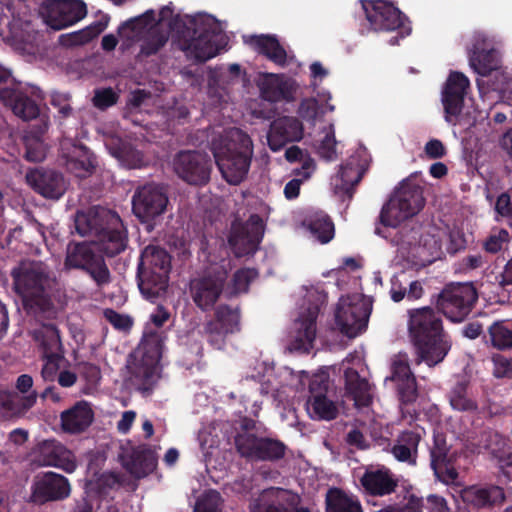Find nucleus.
<instances>
[{"label":"nucleus","instance_id":"f257e3e1","mask_svg":"<svg viewBox=\"0 0 512 512\" xmlns=\"http://www.w3.org/2000/svg\"><path fill=\"white\" fill-rule=\"evenodd\" d=\"M172 14L169 7L160 11L158 23L151 27L148 38L141 46L142 54L152 55L165 45L168 40V32L163 30L165 27L179 34L181 49L187 57L197 61L211 59L227 44L222 24L212 15L199 13L183 23Z\"/></svg>","mask_w":512,"mask_h":512},{"label":"nucleus","instance_id":"f03ea898","mask_svg":"<svg viewBox=\"0 0 512 512\" xmlns=\"http://www.w3.org/2000/svg\"><path fill=\"white\" fill-rule=\"evenodd\" d=\"M15 291L22 297L30 314L53 318L58 308L50 299V292L56 283L49 266L42 261L24 260L11 271Z\"/></svg>","mask_w":512,"mask_h":512},{"label":"nucleus","instance_id":"7ed1b4c3","mask_svg":"<svg viewBox=\"0 0 512 512\" xmlns=\"http://www.w3.org/2000/svg\"><path fill=\"white\" fill-rule=\"evenodd\" d=\"M75 230L80 236L95 238L97 249L113 257L126 249L127 235L119 215L105 207L94 206L74 216Z\"/></svg>","mask_w":512,"mask_h":512},{"label":"nucleus","instance_id":"20e7f679","mask_svg":"<svg viewBox=\"0 0 512 512\" xmlns=\"http://www.w3.org/2000/svg\"><path fill=\"white\" fill-rule=\"evenodd\" d=\"M438 313L429 306L408 310V330L419 362L430 367L442 362L450 350Z\"/></svg>","mask_w":512,"mask_h":512},{"label":"nucleus","instance_id":"39448f33","mask_svg":"<svg viewBox=\"0 0 512 512\" xmlns=\"http://www.w3.org/2000/svg\"><path fill=\"white\" fill-rule=\"evenodd\" d=\"M215 162L230 184H239L246 176L253 154L251 138L238 128H231L212 141Z\"/></svg>","mask_w":512,"mask_h":512},{"label":"nucleus","instance_id":"423d86ee","mask_svg":"<svg viewBox=\"0 0 512 512\" xmlns=\"http://www.w3.org/2000/svg\"><path fill=\"white\" fill-rule=\"evenodd\" d=\"M162 354V340L158 335L144 338L127 359L124 381L141 392L152 389L159 378V360Z\"/></svg>","mask_w":512,"mask_h":512},{"label":"nucleus","instance_id":"0eeeda50","mask_svg":"<svg viewBox=\"0 0 512 512\" xmlns=\"http://www.w3.org/2000/svg\"><path fill=\"white\" fill-rule=\"evenodd\" d=\"M359 483L367 503L378 505V502L371 498L391 497L395 499L390 504L397 503L399 506H405L410 496H415L408 489L399 490V478L386 466L368 467L359 478ZM392 500V498H390Z\"/></svg>","mask_w":512,"mask_h":512},{"label":"nucleus","instance_id":"6e6552de","mask_svg":"<svg viewBox=\"0 0 512 512\" xmlns=\"http://www.w3.org/2000/svg\"><path fill=\"white\" fill-rule=\"evenodd\" d=\"M424 204L422 188L419 185L403 183L383 205L379 222L385 227H397L402 221L418 214Z\"/></svg>","mask_w":512,"mask_h":512},{"label":"nucleus","instance_id":"1a4fd4ad","mask_svg":"<svg viewBox=\"0 0 512 512\" xmlns=\"http://www.w3.org/2000/svg\"><path fill=\"white\" fill-rule=\"evenodd\" d=\"M478 301V291L473 283H450L436 298L437 311L454 323L464 321Z\"/></svg>","mask_w":512,"mask_h":512},{"label":"nucleus","instance_id":"9d476101","mask_svg":"<svg viewBox=\"0 0 512 512\" xmlns=\"http://www.w3.org/2000/svg\"><path fill=\"white\" fill-rule=\"evenodd\" d=\"M95 242L69 243L66 249L64 266L67 269H79L89 274L98 287L110 283L111 274L104 258L96 253Z\"/></svg>","mask_w":512,"mask_h":512},{"label":"nucleus","instance_id":"9b49d317","mask_svg":"<svg viewBox=\"0 0 512 512\" xmlns=\"http://www.w3.org/2000/svg\"><path fill=\"white\" fill-rule=\"evenodd\" d=\"M371 311V304L362 296H342L335 309V324L343 335L357 337L366 330Z\"/></svg>","mask_w":512,"mask_h":512},{"label":"nucleus","instance_id":"f8f14e48","mask_svg":"<svg viewBox=\"0 0 512 512\" xmlns=\"http://www.w3.org/2000/svg\"><path fill=\"white\" fill-rule=\"evenodd\" d=\"M175 174L189 185L202 186L209 182L212 160L208 154L197 150H182L172 161Z\"/></svg>","mask_w":512,"mask_h":512},{"label":"nucleus","instance_id":"ddd939ff","mask_svg":"<svg viewBox=\"0 0 512 512\" xmlns=\"http://www.w3.org/2000/svg\"><path fill=\"white\" fill-rule=\"evenodd\" d=\"M362 7L370 27L375 31H393L401 29V37L411 31L405 26L406 16L393 4L384 0L362 1Z\"/></svg>","mask_w":512,"mask_h":512},{"label":"nucleus","instance_id":"4468645a","mask_svg":"<svg viewBox=\"0 0 512 512\" xmlns=\"http://www.w3.org/2000/svg\"><path fill=\"white\" fill-rule=\"evenodd\" d=\"M305 301L308 306L296 321L295 348L309 351L313 347L316 338V320L321 308L327 302V294L312 290L306 295Z\"/></svg>","mask_w":512,"mask_h":512},{"label":"nucleus","instance_id":"2eb2a0df","mask_svg":"<svg viewBox=\"0 0 512 512\" xmlns=\"http://www.w3.org/2000/svg\"><path fill=\"white\" fill-rule=\"evenodd\" d=\"M168 201V195L163 186L147 183L136 189L132 197V210L138 219L148 222L164 213Z\"/></svg>","mask_w":512,"mask_h":512},{"label":"nucleus","instance_id":"dca6fc26","mask_svg":"<svg viewBox=\"0 0 512 512\" xmlns=\"http://www.w3.org/2000/svg\"><path fill=\"white\" fill-rule=\"evenodd\" d=\"M32 461L40 467H55L72 473L77 467L76 457L72 451L55 439L39 442L31 452Z\"/></svg>","mask_w":512,"mask_h":512},{"label":"nucleus","instance_id":"f3484780","mask_svg":"<svg viewBox=\"0 0 512 512\" xmlns=\"http://www.w3.org/2000/svg\"><path fill=\"white\" fill-rule=\"evenodd\" d=\"M469 88L470 81L463 73L453 71L449 74L442 91L444 118L449 124H457Z\"/></svg>","mask_w":512,"mask_h":512},{"label":"nucleus","instance_id":"a211bd4d","mask_svg":"<svg viewBox=\"0 0 512 512\" xmlns=\"http://www.w3.org/2000/svg\"><path fill=\"white\" fill-rule=\"evenodd\" d=\"M330 381L325 373L314 375L309 382L307 411L312 419L333 420L338 415L335 403L327 397Z\"/></svg>","mask_w":512,"mask_h":512},{"label":"nucleus","instance_id":"6ab92c4d","mask_svg":"<svg viewBox=\"0 0 512 512\" xmlns=\"http://www.w3.org/2000/svg\"><path fill=\"white\" fill-rule=\"evenodd\" d=\"M86 14V4L80 0H50L43 11L46 24L54 30L71 26L83 19Z\"/></svg>","mask_w":512,"mask_h":512},{"label":"nucleus","instance_id":"aec40b11","mask_svg":"<svg viewBox=\"0 0 512 512\" xmlns=\"http://www.w3.org/2000/svg\"><path fill=\"white\" fill-rule=\"evenodd\" d=\"M261 80H258V88L262 99L271 103H291L296 100V93L299 85L291 77L285 74L260 73Z\"/></svg>","mask_w":512,"mask_h":512},{"label":"nucleus","instance_id":"412c9836","mask_svg":"<svg viewBox=\"0 0 512 512\" xmlns=\"http://www.w3.org/2000/svg\"><path fill=\"white\" fill-rule=\"evenodd\" d=\"M395 387L401 405L414 403L418 398V385L406 355H398L391 364V375L386 378Z\"/></svg>","mask_w":512,"mask_h":512},{"label":"nucleus","instance_id":"4be33fe9","mask_svg":"<svg viewBox=\"0 0 512 512\" xmlns=\"http://www.w3.org/2000/svg\"><path fill=\"white\" fill-rule=\"evenodd\" d=\"M118 460L134 478H144L154 471L157 460L154 453L145 447H134L127 442L121 445Z\"/></svg>","mask_w":512,"mask_h":512},{"label":"nucleus","instance_id":"5701e85b","mask_svg":"<svg viewBox=\"0 0 512 512\" xmlns=\"http://www.w3.org/2000/svg\"><path fill=\"white\" fill-rule=\"evenodd\" d=\"M70 493L71 486L68 479L55 472L36 476L32 486V499L38 503L63 500Z\"/></svg>","mask_w":512,"mask_h":512},{"label":"nucleus","instance_id":"b1692460","mask_svg":"<svg viewBox=\"0 0 512 512\" xmlns=\"http://www.w3.org/2000/svg\"><path fill=\"white\" fill-rule=\"evenodd\" d=\"M25 178L35 192L51 200L60 199L68 187L64 176L52 169H33L27 172Z\"/></svg>","mask_w":512,"mask_h":512},{"label":"nucleus","instance_id":"393cba45","mask_svg":"<svg viewBox=\"0 0 512 512\" xmlns=\"http://www.w3.org/2000/svg\"><path fill=\"white\" fill-rule=\"evenodd\" d=\"M224 283L223 273L193 279L190 283V294L196 306L203 311L211 309L219 299Z\"/></svg>","mask_w":512,"mask_h":512},{"label":"nucleus","instance_id":"a878e982","mask_svg":"<svg viewBox=\"0 0 512 512\" xmlns=\"http://www.w3.org/2000/svg\"><path fill=\"white\" fill-rule=\"evenodd\" d=\"M303 124L293 116H282L273 120L267 133V142L270 149L277 152L288 143L298 142L303 137Z\"/></svg>","mask_w":512,"mask_h":512},{"label":"nucleus","instance_id":"bb28decb","mask_svg":"<svg viewBox=\"0 0 512 512\" xmlns=\"http://www.w3.org/2000/svg\"><path fill=\"white\" fill-rule=\"evenodd\" d=\"M62 157L69 171L78 177H86L92 173L95 165L92 154L82 144H77L73 139L64 138L61 143Z\"/></svg>","mask_w":512,"mask_h":512},{"label":"nucleus","instance_id":"cd10ccee","mask_svg":"<svg viewBox=\"0 0 512 512\" xmlns=\"http://www.w3.org/2000/svg\"><path fill=\"white\" fill-rule=\"evenodd\" d=\"M216 321L207 324L205 330L210 342L218 349L224 344V335L239 329L240 314L238 308L220 305L215 312Z\"/></svg>","mask_w":512,"mask_h":512},{"label":"nucleus","instance_id":"c85d7f7f","mask_svg":"<svg viewBox=\"0 0 512 512\" xmlns=\"http://www.w3.org/2000/svg\"><path fill=\"white\" fill-rule=\"evenodd\" d=\"M468 56L471 68L481 76H487L498 68V52L483 36L474 37Z\"/></svg>","mask_w":512,"mask_h":512},{"label":"nucleus","instance_id":"c756f323","mask_svg":"<svg viewBox=\"0 0 512 512\" xmlns=\"http://www.w3.org/2000/svg\"><path fill=\"white\" fill-rule=\"evenodd\" d=\"M256 219L253 215L242 223L234 221L229 236V245L236 257L251 255L256 249Z\"/></svg>","mask_w":512,"mask_h":512},{"label":"nucleus","instance_id":"7c9ffc66","mask_svg":"<svg viewBox=\"0 0 512 512\" xmlns=\"http://www.w3.org/2000/svg\"><path fill=\"white\" fill-rule=\"evenodd\" d=\"M94 419V412L87 401H78L60 413V427L68 434H80L88 429Z\"/></svg>","mask_w":512,"mask_h":512},{"label":"nucleus","instance_id":"2f4dec72","mask_svg":"<svg viewBox=\"0 0 512 512\" xmlns=\"http://www.w3.org/2000/svg\"><path fill=\"white\" fill-rule=\"evenodd\" d=\"M38 393L32 391L20 396L14 392L0 391V421L16 420L25 417L36 404Z\"/></svg>","mask_w":512,"mask_h":512},{"label":"nucleus","instance_id":"473e14b6","mask_svg":"<svg viewBox=\"0 0 512 512\" xmlns=\"http://www.w3.org/2000/svg\"><path fill=\"white\" fill-rule=\"evenodd\" d=\"M105 146L114 158L129 169L142 168L149 163V160L141 150L117 136L107 137L105 139Z\"/></svg>","mask_w":512,"mask_h":512},{"label":"nucleus","instance_id":"72a5a7b5","mask_svg":"<svg viewBox=\"0 0 512 512\" xmlns=\"http://www.w3.org/2000/svg\"><path fill=\"white\" fill-rule=\"evenodd\" d=\"M0 101L25 121L34 119L39 114L38 105L16 88L0 89Z\"/></svg>","mask_w":512,"mask_h":512},{"label":"nucleus","instance_id":"f704fd0d","mask_svg":"<svg viewBox=\"0 0 512 512\" xmlns=\"http://www.w3.org/2000/svg\"><path fill=\"white\" fill-rule=\"evenodd\" d=\"M171 257L168 252L157 245H148L141 253L138 271L156 272L161 275L169 274Z\"/></svg>","mask_w":512,"mask_h":512},{"label":"nucleus","instance_id":"c9c22d12","mask_svg":"<svg viewBox=\"0 0 512 512\" xmlns=\"http://www.w3.org/2000/svg\"><path fill=\"white\" fill-rule=\"evenodd\" d=\"M326 512H363L359 498L338 487H331L325 495Z\"/></svg>","mask_w":512,"mask_h":512},{"label":"nucleus","instance_id":"e433bc0d","mask_svg":"<svg viewBox=\"0 0 512 512\" xmlns=\"http://www.w3.org/2000/svg\"><path fill=\"white\" fill-rule=\"evenodd\" d=\"M363 172L352 162L340 166L335 178V191L342 197L343 201L350 202L353 198L355 187L359 184Z\"/></svg>","mask_w":512,"mask_h":512},{"label":"nucleus","instance_id":"4c0bfd02","mask_svg":"<svg viewBox=\"0 0 512 512\" xmlns=\"http://www.w3.org/2000/svg\"><path fill=\"white\" fill-rule=\"evenodd\" d=\"M345 388L347 394L355 402L357 407H368L372 402L370 384L365 378H361L357 370L347 368L344 372Z\"/></svg>","mask_w":512,"mask_h":512},{"label":"nucleus","instance_id":"58836bf2","mask_svg":"<svg viewBox=\"0 0 512 512\" xmlns=\"http://www.w3.org/2000/svg\"><path fill=\"white\" fill-rule=\"evenodd\" d=\"M464 500L477 508L490 507L504 501V491L499 486H472L465 490Z\"/></svg>","mask_w":512,"mask_h":512},{"label":"nucleus","instance_id":"ea45409f","mask_svg":"<svg viewBox=\"0 0 512 512\" xmlns=\"http://www.w3.org/2000/svg\"><path fill=\"white\" fill-rule=\"evenodd\" d=\"M421 437L414 431H403L391 449L393 456L400 462L416 464L418 446Z\"/></svg>","mask_w":512,"mask_h":512},{"label":"nucleus","instance_id":"a19ab883","mask_svg":"<svg viewBox=\"0 0 512 512\" xmlns=\"http://www.w3.org/2000/svg\"><path fill=\"white\" fill-rule=\"evenodd\" d=\"M302 224L322 244L330 242L334 237V223L322 211L309 214Z\"/></svg>","mask_w":512,"mask_h":512},{"label":"nucleus","instance_id":"79ce46f5","mask_svg":"<svg viewBox=\"0 0 512 512\" xmlns=\"http://www.w3.org/2000/svg\"><path fill=\"white\" fill-rule=\"evenodd\" d=\"M449 403L453 410L473 413L478 410V403L470 392L467 380L457 381L448 393Z\"/></svg>","mask_w":512,"mask_h":512},{"label":"nucleus","instance_id":"37998d69","mask_svg":"<svg viewBox=\"0 0 512 512\" xmlns=\"http://www.w3.org/2000/svg\"><path fill=\"white\" fill-rule=\"evenodd\" d=\"M138 287L141 294L150 301L163 296L168 287V276L156 272L138 271Z\"/></svg>","mask_w":512,"mask_h":512},{"label":"nucleus","instance_id":"c03bdc74","mask_svg":"<svg viewBox=\"0 0 512 512\" xmlns=\"http://www.w3.org/2000/svg\"><path fill=\"white\" fill-rule=\"evenodd\" d=\"M258 54L280 67L287 64V52L276 35L258 34Z\"/></svg>","mask_w":512,"mask_h":512},{"label":"nucleus","instance_id":"a18cd8bd","mask_svg":"<svg viewBox=\"0 0 512 512\" xmlns=\"http://www.w3.org/2000/svg\"><path fill=\"white\" fill-rule=\"evenodd\" d=\"M33 337L42 349L43 355L61 353L62 344L59 331L53 324H42L33 331Z\"/></svg>","mask_w":512,"mask_h":512},{"label":"nucleus","instance_id":"49530a36","mask_svg":"<svg viewBox=\"0 0 512 512\" xmlns=\"http://www.w3.org/2000/svg\"><path fill=\"white\" fill-rule=\"evenodd\" d=\"M287 446L279 439L258 437V461L277 463L284 459Z\"/></svg>","mask_w":512,"mask_h":512},{"label":"nucleus","instance_id":"de8ad7c7","mask_svg":"<svg viewBox=\"0 0 512 512\" xmlns=\"http://www.w3.org/2000/svg\"><path fill=\"white\" fill-rule=\"evenodd\" d=\"M491 345L498 350L512 348V329L505 321H496L488 329Z\"/></svg>","mask_w":512,"mask_h":512},{"label":"nucleus","instance_id":"09e8293b","mask_svg":"<svg viewBox=\"0 0 512 512\" xmlns=\"http://www.w3.org/2000/svg\"><path fill=\"white\" fill-rule=\"evenodd\" d=\"M223 498L216 490H208L198 498L193 512H221Z\"/></svg>","mask_w":512,"mask_h":512},{"label":"nucleus","instance_id":"8fccbe9b","mask_svg":"<svg viewBox=\"0 0 512 512\" xmlns=\"http://www.w3.org/2000/svg\"><path fill=\"white\" fill-rule=\"evenodd\" d=\"M325 136L320 141L317 152L319 156L327 161H332L337 158L335 146L337 144L335 138V129L333 124H329L324 128Z\"/></svg>","mask_w":512,"mask_h":512},{"label":"nucleus","instance_id":"3c124183","mask_svg":"<svg viewBox=\"0 0 512 512\" xmlns=\"http://www.w3.org/2000/svg\"><path fill=\"white\" fill-rule=\"evenodd\" d=\"M25 157L31 162H41L47 154V147L38 136L29 134L25 137Z\"/></svg>","mask_w":512,"mask_h":512},{"label":"nucleus","instance_id":"603ef678","mask_svg":"<svg viewBox=\"0 0 512 512\" xmlns=\"http://www.w3.org/2000/svg\"><path fill=\"white\" fill-rule=\"evenodd\" d=\"M494 211L497 221L504 220L512 228V197L509 192H502L498 195Z\"/></svg>","mask_w":512,"mask_h":512},{"label":"nucleus","instance_id":"864d4df0","mask_svg":"<svg viewBox=\"0 0 512 512\" xmlns=\"http://www.w3.org/2000/svg\"><path fill=\"white\" fill-rule=\"evenodd\" d=\"M430 465L436 478L445 484L453 483L458 477V472L455 469L451 459Z\"/></svg>","mask_w":512,"mask_h":512},{"label":"nucleus","instance_id":"5fc2aeb1","mask_svg":"<svg viewBox=\"0 0 512 512\" xmlns=\"http://www.w3.org/2000/svg\"><path fill=\"white\" fill-rule=\"evenodd\" d=\"M509 233L505 229L498 230L497 233L490 234L483 243V248L491 254L498 253L503 245L509 242Z\"/></svg>","mask_w":512,"mask_h":512},{"label":"nucleus","instance_id":"6e6d98bb","mask_svg":"<svg viewBox=\"0 0 512 512\" xmlns=\"http://www.w3.org/2000/svg\"><path fill=\"white\" fill-rule=\"evenodd\" d=\"M153 20V12L148 11L142 16L136 17L134 19H130L129 21L122 24V26L119 28V32L125 33L126 30H131L132 32H135L133 35H127L128 38H134L138 36L141 31L146 27L148 24V21Z\"/></svg>","mask_w":512,"mask_h":512},{"label":"nucleus","instance_id":"4d7b16f0","mask_svg":"<svg viewBox=\"0 0 512 512\" xmlns=\"http://www.w3.org/2000/svg\"><path fill=\"white\" fill-rule=\"evenodd\" d=\"M236 446L239 453L247 458L256 456V437L253 434L243 433L236 437Z\"/></svg>","mask_w":512,"mask_h":512},{"label":"nucleus","instance_id":"13d9d810","mask_svg":"<svg viewBox=\"0 0 512 512\" xmlns=\"http://www.w3.org/2000/svg\"><path fill=\"white\" fill-rule=\"evenodd\" d=\"M319 104L315 98H305L300 102L298 115L305 121L314 123L317 119Z\"/></svg>","mask_w":512,"mask_h":512},{"label":"nucleus","instance_id":"bf43d9fd","mask_svg":"<svg viewBox=\"0 0 512 512\" xmlns=\"http://www.w3.org/2000/svg\"><path fill=\"white\" fill-rule=\"evenodd\" d=\"M118 96L112 88L96 90L93 96V104L99 109H106L117 102Z\"/></svg>","mask_w":512,"mask_h":512},{"label":"nucleus","instance_id":"052dcab7","mask_svg":"<svg viewBox=\"0 0 512 512\" xmlns=\"http://www.w3.org/2000/svg\"><path fill=\"white\" fill-rule=\"evenodd\" d=\"M61 357V353L56 355H43L45 363L41 370V376L44 381H53L55 379L57 371L59 370V361Z\"/></svg>","mask_w":512,"mask_h":512},{"label":"nucleus","instance_id":"680f3d73","mask_svg":"<svg viewBox=\"0 0 512 512\" xmlns=\"http://www.w3.org/2000/svg\"><path fill=\"white\" fill-rule=\"evenodd\" d=\"M493 364L496 378H512V358L498 354L493 357Z\"/></svg>","mask_w":512,"mask_h":512},{"label":"nucleus","instance_id":"e2e57ef3","mask_svg":"<svg viewBox=\"0 0 512 512\" xmlns=\"http://www.w3.org/2000/svg\"><path fill=\"white\" fill-rule=\"evenodd\" d=\"M449 447L442 435L434 437V445L430 449L431 464L450 459L448 456Z\"/></svg>","mask_w":512,"mask_h":512},{"label":"nucleus","instance_id":"0e129e2a","mask_svg":"<svg viewBox=\"0 0 512 512\" xmlns=\"http://www.w3.org/2000/svg\"><path fill=\"white\" fill-rule=\"evenodd\" d=\"M254 271L252 270H238L233 277V293H242L246 292L250 282L254 278Z\"/></svg>","mask_w":512,"mask_h":512},{"label":"nucleus","instance_id":"69168bd1","mask_svg":"<svg viewBox=\"0 0 512 512\" xmlns=\"http://www.w3.org/2000/svg\"><path fill=\"white\" fill-rule=\"evenodd\" d=\"M272 491H275L278 495L277 498L285 502L293 512H310L308 507H298L301 499L297 494L290 493L280 488L272 489Z\"/></svg>","mask_w":512,"mask_h":512},{"label":"nucleus","instance_id":"338daca9","mask_svg":"<svg viewBox=\"0 0 512 512\" xmlns=\"http://www.w3.org/2000/svg\"><path fill=\"white\" fill-rule=\"evenodd\" d=\"M104 316L117 329L127 330L132 326V320L129 316L119 314L112 309H106Z\"/></svg>","mask_w":512,"mask_h":512},{"label":"nucleus","instance_id":"774afa93","mask_svg":"<svg viewBox=\"0 0 512 512\" xmlns=\"http://www.w3.org/2000/svg\"><path fill=\"white\" fill-rule=\"evenodd\" d=\"M427 509L429 512H450L446 499L435 494L427 497Z\"/></svg>","mask_w":512,"mask_h":512}]
</instances>
